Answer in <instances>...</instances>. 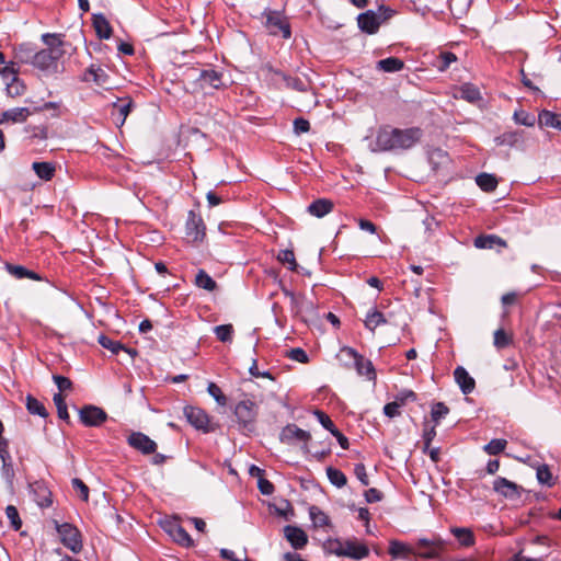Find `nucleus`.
I'll return each mask as SVG.
<instances>
[{
  "label": "nucleus",
  "instance_id": "nucleus-1",
  "mask_svg": "<svg viewBox=\"0 0 561 561\" xmlns=\"http://www.w3.org/2000/svg\"><path fill=\"white\" fill-rule=\"evenodd\" d=\"M422 136L423 130L420 127L401 129L385 125L378 129L375 144L380 151L409 150Z\"/></svg>",
  "mask_w": 561,
  "mask_h": 561
},
{
  "label": "nucleus",
  "instance_id": "nucleus-2",
  "mask_svg": "<svg viewBox=\"0 0 561 561\" xmlns=\"http://www.w3.org/2000/svg\"><path fill=\"white\" fill-rule=\"evenodd\" d=\"M43 43L47 46L44 49H37L33 61V67L50 73H60L64 71L59 60L64 56V41L60 34L45 33L42 35Z\"/></svg>",
  "mask_w": 561,
  "mask_h": 561
},
{
  "label": "nucleus",
  "instance_id": "nucleus-3",
  "mask_svg": "<svg viewBox=\"0 0 561 561\" xmlns=\"http://www.w3.org/2000/svg\"><path fill=\"white\" fill-rule=\"evenodd\" d=\"M322 548L328 554L336 557H347L353 560H363L369 556V548L364 542H359L356 538L342 540L340 538H328Z\"/></svg>",
  "mask_w": 561,
  "mask_h": 561
},
{
  "label": "nucleus",
  "instance_id": "nucleus-4",
  "mask_svg": "<svg viewBox=\"0 0 561 561\" xmlns=\"http://www.w3.org/2000/svg\"><path fill=\"white\" fill-rule=\"evenodd\" d=\"M233 414L236 416L239 431L244 435H250L255 431V422L257 416V405L250 399L238 402L234 407Z\"/></svg>",
  "mask_w": 561,
  "mask_h": 561
},
{
  "label": "nucleus",
  "instance_id": "nucleus-5",
  "mask_svg": "<svg viewBox=\"0 0 561 561\" xmlns=\"http://www.w3.org/2000/svg\"><path fill=\"white\" fill-rule=\"evenodd\" d=\"M206 238V225L201 214L195 210L187 213L185 222V239L187 243L197 245L204 242Z\"/></svg>",
  "mask_w": 561,
  "mask_h": 561
},
{
  "label": "nucleus",
  "instance_id": "nucleus-6",
  "mask_svg": "<svg viewBox=\"0 0 561 561\" xmlns=\"http://www.w3.org/2000/svg\"><path fill=\"white\" fill-rule=\"evenodd\" d=\"M54 523L61 543L73 553H79L83 548L80 530L70 523L59 524L56 520Z\"/></svg>",
  "mask_w": 561,
  "mask_h": 561
},
{
  "label": "nucleus",
  "instance_id": "nucleus-7",
  "mask_svg": "<svg viewBox=\"0 0 561 561\" xmlns=\"http://www.w3.org/2000/svg\"><path fill=\"white\" fill-rule=\"evenodd\" d=\"M266 18L265 27L273 36L282 35L283 38L288 39L291 36V27L287 18L276 10H267L264 12Z\"/></svg>",
  "mask_w": 561,
  "mask_h": 561
},
{
  "label": "nucleus",
  "instance_id": "nucleus-8",
  "mask_svg": "<svg viewBox=\"0 0 561 561\" xmlns=\"http://www.w3.org/2000/svg\"><path fill=\"white\" fill-rule=\"evenodd\" d=\"M162 529L172 538V540L183 548L194 547V540L190 534L182 527L178 516L167 518L161 522Z\"/></svg>",
  "mask_w": 561,
  "mask_h": 561
},
{
  "label": "nucleus",
  "instance_id": "nucleus-9",
  "mask_svg": "<svg viewBox=\"0 0 561 561\" xmlns=\"http://www.w3.org/2000/svg\"><path fill=\"white\" fill-rule=\"evenodd\" d=\"M445 546L446 542L440 537L420 538L414 545L415 557L435 559L445 550Z\"/></svg>",
  "mask_w": 561,
  "mask_h": 561
},
{
  "label": "nucleus",
  "instance_id": "nucleus-10",
  "mask_svg": "<svg viewBox=\"0 0 561 561\" xmlns=\"http://www.w3.org/2000/svg\"><path fill=\"white\" fill-rule=\"evenodd\" d=\"M341 353L354 360V367L359 376H365L368 380H376L377 375L371 360L351 346H343Z\"/></svg>",
  "mask_w": 561,
  "mask_h": 561
},
{
  "label": "nucleus",
  "instance_id": "nucleus-11",
  "mask_svg": "<svg viewBox=\"0 0 561 561\" xmlns=\"http://www.w3.org/2000/svg\"><path fill=\"white\" fill-rule=\"evenodd\" d=\"M184 416L187 422L196 430L204 433L214 432L215 428L210 426L209 415L201 408L186 405L183 409Z\"/></svg>",
  "mask_w": 561,
  "mask_h": 561
},
{
  "label": "nucleus",
  "instance_id": "nucleus-12",
  "mask_svg": "<svg viewBox=\"0 0 561 561\" xmlns=\"http://www.w3.org/2000/svg\"><path fill=\"white\" fill-rule=\"evenodd\" d=\"M279 439L282 443L293 444L294 442H302L304 445L301 449L304 453H309L308 442L311 440V434L308 431H305L298 427L296 424H287L283 427Z\"/></svg>",
  "mask_w": 561,
  "mask_h": 561
},
{
  "label": "nucleus",
  "instance_id": "nucleus-13",
  "mask_svg": "<svg viewBox=\"0 0 561 561\" xmlns=\"http://www.w3.org/2000/svg\"><path fill=\"white\" fill-rule=\"evenodd\" d=\"M107 417V413L102 408L93 404L83 405L79 411L80 422L89 427L101 426Z\"/></svg>",
  "mask_w": 561,
  "mask_h": 561
},
{
  "label": "nucleus",
  "instance_id": "nucleus-14",
  "mask_svg": "<svg viewBox=\"0 0 561 561\" xmlns=\"http://www.w3.org/2000/svg\"><path fill=\"white\" fill-rule=\"evenodd\" d=\"M222 72L217 71L213 68L202 69L198 71V76L196 77L195 82L199 85L202 90H205L207 88L220 90L226 87L225 83L222 82Z\"/></svg>",
  "mask_w": 561,
  "mask_h": 561
},
{
  "label": "nucleus",
  "instance_id": "nucleus-15",
  "mask_svg": "<svg viewBox=\"0 0 561 561\" xmlns=\"http://www.w3.org/2000/svg\"><path fill=\"white\" fill-rule=\"evenodd\" d=\"M30 493L36 504L42 507H49L53 504V494L44 480H36L28 483Z\"/></svg>",
  "mask_w": 561,
  "mask_h": 561
},
{
  "label": "nucleus",
  "instance_id": "nucleus-16",
  "mask_svg": "<svg viewBox=\"0 0 561 561\" xmlns=\"http://www.w3.org/2000/svg\"><path fill=\"white\" fill-rule=\"evenodd\" d=\"M127 443L142 455H151L157 450L156 442L141 432H131L127 437Z\"/></svg>",
  "mask_w": 561,
  "mask_h": 561
},
{
  "label": "nucleus",
  "instance_id": "nucleus-17",
  "mask_svg": "<svg viewBox=\"0 0 561 561\" xmlns=\"http://www.w3.org/2000/svg\"><path fill=\"white\" fill-rule=\"evenodd\" d=\"M493 490L508 500H518L524 491L523 486L503 477L493 481Z\"/></svg>",
  "mask_w": 561,
  "mask_h": 561
},
{
  "label": "nucleus",
  "instance_id": "nucleus-18",
  "mask_svg": "<svg viewBox=\"0 0 561 561\" xmlns=\"http://www.w3.org/2000/svg\"><path fill=\"white\" fill-rule=\"evenodd\" d=\"M357 24L362 32L366 34H376L380 27V15L373 10H367L357 16Z\"/></svg>",
  "mask_w": 561,
  "mask_h": 561
},
{
  "label": "nucleus",
  "instance_id": "nucleus-19",
  "mask_svg": "<svg viewBox=\"0 0 561 561\" xmlns=\"http://www.w3.org/2000/svg\"><path fill=\"white\" fill-rule=\"evenodd\" d=\"M37 46L33 43H21L13 47V55L16 64L33 65Z\"/></svg>",
  "mask_w": 561,
  "mask_h": 561
},
{
  "label": "nucleus",
  "instance_id": "nucleus-20",
  "mask_svg": "<svg viewBox=\"0 0 561 561\" xmlns=\"http://www.w3.org/2000/svg\"><path fill=\"white\" fill-rule=\"evenodd\" d=\"M284 536L287 539V541L290 543V546L296 549L300 550L306 547L308 543V536L307 534L299 527L287 525L284 527Z\"/></svg>",
  "mask_w": 561,
  "mask_h": 561
},
{
  "label": "nucleus",
  "instance_id": "nucleus-21",
  "mask_svg": "<svg viewBox=\"0 0 561 561\" xmlns=\"http://www.w3.org/2000/svg\"><path fill=\"white\" fill-rule=\"evenodd\" d=\"M92 26L100 39H108L113 34V28L103 13L92 14Z\"/></svg>",
  "mask_w": 561,
  "mask_h": 561
},
{
  "label": "nucleus",
  "instance_id": "nucleus-22",
  "mask_svg": "<svg viewBox=\"0 0 561 561\" xmlns=\"http://www.w3.org/2000/svg\"><path fill=\"white\" fill-rule=\"evenodd\" d=\"M454 377L463 394H469L474 390L476 381L462 366L456 367Z\"/></svg>",
  "mask_w": 561,
  "mask_h": 561
},
{
  "label": "nucleus",
  "instance_id": "nucleus-23",
  "mask_svg": "<svg viewBox=\"0 0 561 561\" xmlns=\"http://www.w3.org/2000/svg\"><path fill=\"white\" fill-rule=\"evenodd\" d=\"M524 141V130H508L496 136L494 142L499 147H516Z\"/></svg>",
  "mask_w": 561,
  "mask_h": 561
},
{
  "label": "nucleus",
  "instance_id": "nucleus-24",
  "mask_svg": "<svg viewBox=\"0 0 561 561\" xmlns=\"http://www.w3.org/2000/svg\"><path fill=\"white\" fill-rule=\"evenodd\" d=\"M34 113L30 107H14L4 111L0 116V124L5 122L23 123Z\"/></svg>",
  "mask_w": 561,
  "mask_h": 561
},
{
  "label": "nucleus",
  "instance_id": "nucleus-25",
  "mask_svg": "<svg viewBox=\"0 0 561 561\" xmlns=\"http://www.w3.org/2000/svg\"><path fill=\"white\" fill-rule=\"evenodd\" d=\"M334 208V203L329 198H318L310 203L307 207V211L317 218H322L330 214Z\"/></svg>",
  "mask_w": 561,
  "mask_h": 561
},
{
  "label": "nucleus",
  "instance_id": "nucleus-26",
  "mask_svg": "<svg viewBox=\"0 0 561 561\" xmlns=\"http://www.w3.org/2000/svg\"><path fill=\"white\" fill-rule=\"evenodd\" d=\"M5 270L8 271V273L10 275L15 277L16 279L30 278V279L38 280V282L44 279V277L41 274H38L32 270H28L23 265L5 263Z\"/></svg>",
  "mask_w": 561,
  "mask_h": 561
},
{
  "label": "nucleus",
  "instance_id": "nucleus-27",
  "mask_svg": "<svg viewBox=\"0 0 561 561\" xmlns=\"http://www.w3.org/2000/svg\"><path fill=\"white\" fill-rule=\"evenodd\" d=\"M473 244L478 249H494L495 247H507L506 241L495 234H480L474 239Z\"/></svg>",
  "mask_w": 561,
  "mask_h": 561
},
{
  "label": "nucleus",
  "instance_id": "nucleus-28",
  "mask_svg": "<svg viewBox=\"0 0 561 561\" xmlns=\"http://www.w3.org/2000/svg\"><path fill=\"white\" fill-rule=\"evenodd\" d=\"M275 75L280 77L285 87L297 92H307L309 90V82L298 77H293L280 70L275 71Z\"/></svg>",
  "mask_w": 561,
  "mask_h": 561
},
{
  "label": "nucleus",
  "instance_id": "nucleus-29",
  "mask_svg": "<svg viewBox=\"0 0 561 561\" xmlns=\"http://www.w3.org/2000/svg\"><path fill=\"white\" fill-rule=\"evenodd\" d=\"M0 458L2 460V476L9 485L12 486L15 472L11 462L10 453L8 450V443H4V447L0 448Z\"/></svg>",
  "mask_w": 561,
  "mask_h": 561
},
{
  "label": "nucleus",
  "instance_id": "nucleus-30",
  "mask_svg": "<svg viewBox=\"0 0 561 561\" xmlns=\"http://www.w3.org/2000/svg\"><path fill=\"white\" fill-rule=\"evenodd\" d=\"M388 552L393 559H408L410 554L415 556L414 547L399 540L390 541Z\"/></svg>",
  "mask_w": 561,
  "mask_h": 561
},
{
  "label": "nucleus",
  "instance_id": "nucleus-31",
  "mask_svg": "<svg viewBox=\"0 0 561 561\" xmlns=\"http://www.w3.org/2000/svg\"><path fill=\"white\" fill-rule=\"evenodd\" d=\"M538 124L542 127H552L561 131V114L542 110L538 115Z\"/></svg>",
  "mask_w": 561,
  "mask_h": 561
},
{
  "label": "nucleus",
  "instance_id": "nucleus-32",
  "mask_svg": "<svg viewBox=\"0 0 561 561\" xmlns=\"http://www.w3.org/2000/svg\"><path fill=\"white\" fill-rule=\"evenodd\" d=\"M459 98L469 102V103H476L480 100H482L481 92L479 88L470 82L463 83L460 85L458 90Z\"/></svg>",
  "mask_w": 561,
  "mask_h": 561
},
{
  "label": "nucleus",
  "instance_id": "nucleus-33",
  "mask_svg": "<svg viewBox=\"0 0 561 561\" xmlns=\"http://www.w3.org/2000/svg\"><path fill=\"white\" fill-rule=\"evenodd\" d=\"M387 322L388 321L385 314L377 308H371L370 310H368L366 318L364 320L365 328L371 332H375L376 328L386 324Z\"/></svg>",
  "mask_w": 561,
  "mask_h": 561
},
{
  "label": "nucleus",
  "instance_id": "nucleus-34",
  "mask_svg": "<svg viewBox=\"0 0 561 561\" xmlns=\"http://www.w3.org/2000/svg\"><path fill=\"white\" fill-rule=\"evenodd\" d=\"M404 68V62L402 59L398 57H388L385 59H380L376 64V69L383 72H398Z\"/></svg>",
  "mask_w": 561,
  "mask_h": 561
},
{
  "label": "nucleus",
  "instance_id": "nucleus-35",
  "mask_svg": "<svg viewBox=\"0 0 561 561\" xmlns=\"http://www.w3.org/2000/svg\"><path fill=\"white\" fill-rule=\"evenodd\" d=\"M32 168L36 175L44 181H50L56 172L55 163L47 161L33 162Z\"/></svg>",
  "mask_w": 561,
  "mask_h": 561
},
{
  "label": "nucleus",
  "instance_id": "nucleus-36",
  "mask_svg": "<svg viewBox=\"0 0 561 561\" xmlns=\"http://www.w3.org/2000/svg\"><path fill=\"white\" fill-rule=\"evenodd\" d=\"M450 533L457 538L459 543L463 547H471L476 542L474 534L470 528L453 527Z\"/></svg>",
  "mask_w": 561,
  "mask_h": 561
},
{
  "label": "nucleus",
  "instance_id": "nucleus-37",
  "mask_svg": "<svg viewBox=\"0 0 561 561\" xmlns=\"http://www.w3.org/2000/svg\"><path fill=\"white\" fill-rule=\"evenodd\" d=\"M25 405L30 414L38 415L44 419L48 416V411L45 405L32 394L26 396Z\"/></svg>",
  "mask_w": 561,
  "mask_h": 561
},
{
  "label": "nucleus",
  "instance_id": "nucleus-38",
  "mask_svg": "<svg viewBox=\"0 0 561 561\" xmlns=\"http://www.w3.org/2000/svg\"><path fill=\"white\" fill-rule=\"evenodd\" d=\"M194 284L198 288H203L207 291H214L218 287L217 283L213 279V277L205 270H198V272L195 276Z\"/></svg>",
  "mask_w": 561,
  "mask_h": 561
},
{
  "label": "nucleus",
  "instance_id": "nucleus-39",
  "mask_svg": "<svg viewBox=\"0 0 561 561\" xmlns=\"http://www.w3.org/2000/svg\"><path fill=\"white\" fill-rule=\"evenodd\" d=\"M106 78H107V75L105 73V71L102 68L91 65L85 70L82 81L88 82V81L92 80L96 84L101 85V84L105 83Z\"/></svg>",
  "mask_w": 561,
  "mask_h": 561
},
{
  "label": "nucleus",
  "instance_id": "nucleus-40",
  "mask_svg": "<svg viewBox=\"0 0 561 561\" xmlns=\"http://www.w3.org/2000/svg\"><path fill=\"white\" fill-rule=\"evenodd\" d=\"M477 185L484 192H493L497 187V179L490 173H480L476 178Z\"/></svg>",
  "mask_w": 561,
  "mask_h": 561
},
{
  "label": "nucleus",
  "instance_id": "nucleus-41",
  "mask_svg": "<svg viewBox=\"0 0 561 561\" xmlns=\"http://www.w3.org/2000/svg\"><path fill=\"white\" fill-rule=\"evenodd\" d=\"M309 516L316 527H324L331 524L330 517L316 505L309 507Z\"/></svg>",
  "mask_w": 561,
  "mask_h": 561
},
{
  "label": "nucleus",
  "instance_id": "nucleus-42",
  "mask_svg": "<svg viewBox=\"0 0 561 561\" xmlns=\"http://www.w3.org/2000/svg\"><path fill=\"white\" fill-rule=\"evenodd\" d=\"M7 93L11 98L21 96L26 91V85L18 76L12 77L11 82L7 84Z\"/></svg>",
  "mask_w": 561,
  "mask_h": 561
},
{
  "label": "nucleus",
  "instance_id": "nucleus-43",
  "mask_svg": "<svg viewBox=\"0 0 561 561\" xmlns=\"http://www.w3.org/2000/svg\"><path fill=\"white\" fill-rule=\"evenodd\" d=\"M537 480L540 484L547 485V486H553L556 483V480L551 473V470L548 465L543 463L540 465L537 468Z\"/></svg>",
  "mask_w": 561,
  "mask_h": 561
},
{
  "label": "nucleus",
  "instance_id": "nucleus-44",
  "mask_svg": "<svg viewBox=\"0 0 561 561\" xmlns=\"http://www.w3.org/2000/svg\"><path fill=\"white\" fill-rule=\"evenodd\" d=\"M327 477L329 481L337 488H343L347 483L346 476L340 469L333 467L327 468Z\"/></svg>",
  "mask_w": 561,
  "mask_h": 561
},
{
  "label": "nucleus",
  "instance_id": "nucleus-45",
  "mask_svg": "<svg viewBox=\"0 0 561 561\" xmlns=\"http://www.w3.org/2000/svg\"><path fill=\"white\" fill-rule=\"evenodd\" d=\"M216 337L224 343L231 342L233 339V327L232 324H220L214 328Z\"/></svg>",
  "mask_w": 561,
  "mask_h": 561
},
{
  "label": "nucleus",
  "instance_id": "nucleus-46",
  "mask_svg": "<svg viewBox=\"0 0 561 561\" xmlns=\"http://www.w3.org/2000/svg\"><path fill=\"white\" fill-rule=\"evenodd\" d=\"M98 342L102 347L111 351L113 354H118L122 350L126 351V347L119 341H114L105 334H101Z\"/></svg>",
  "mask_w": 561,
  "mask_h": 561
},
{
  "label": "nucleus",
  "instance_id": "nucleus-47",
  "mask_svg": "<svg viewBox=\"0 0 561 561\" xmlns=\"http://www.w3.org/2000/svg\"><path fill=\"white\" fill-rule=\"evenodd\" d=\"M506 446H507L506 439L493 438L483 447V450L489 455L495 456V455H499L502 451H504Z\"/></svg>",
  "mask_w": 561,
  "mask_h": 561
},
{
  "label": "nucleus",
  "instance_id": "nucleus-48",
  "mask_svg": "<svg viewBox=\"0 0 561 561\" xmlns=\"http://www.w3.org/2000/svg\"><path fill=\"white\" fill-rule=\"evenodd\" d=\"M7 518L10 522V526L13 530L18 531L22 527V520L18 508L14 505H8L5 508Z\"/></svg>",
  "mask_w": 561,
  "mask_h": 561
},
{
  "label": "nucleus",
  "instance_id": "nucleus-49",
  "mask_svg": "<svg viewBox=\"0 0 561 561\" xmlns=\"http://www.w3.org/2000/svg\"><path fill=\"white\" fill-rule=\"evenodd\" d=\"M449 413V408L444 402H436L431 410V416L435 425Z\"/></svg>",
  "mask_w": 561,
  "mask_h": 561
},
{
  "label": "nucleus",
  "instance_id": "nucleus-50",
  "mask_svg": "<svg viewBox=\"0 0 561 561\" xmlns=\"http://www.w3.org/2000/svg\"><path fill=\"white\" fill-rule=\"evenodd\" d=\"M54 403L57 408V413H58V417L61 419V420H65V421H68L69 420V413H68V409H67V403H66V400H65V397L58 392V393H55L54 394Z\"/></svg>",
  "mask_w": 561,
  "mask_h": 561
},
{
  "label": "nucleus",
  "instance_id": "nucleus-51",
  "mask_svg": "<svg viewBox=\"0 0 561 561\" xmlns=\"http://www.w3.org/2000/svg\"><path fill=\"white\" fill-rule=\"evenodd\" d=\"M277 260L283 264H288V270L296 271L297 270V262L295 259V253L293 250H282L279 251L277 255Z\"/></svg>",
  "mask_w": 561,
  "mask_h": 561
},
{
  "label": "nucleus",
  "instance_id": "nucleus-52",
  "mask_svg": "<svg viewBox=\"0 0 561 561\" xmlns=\"http://www.w3.org/2000/svg\"><path fill=\"white\" fill-rule=\"evenodd\" d=\"M457 60V56L451 51H443L438 56L437 69L439 71H446L449 66Z\"/></svg>",
  "mask_w": 561,
  "mask_h": 561
},
{
  "label": "nucleus",
  "instance_id": "nucleus-53",
  "mask_svg": "<svg viewBox=\"0 0 561 561\" xmlns=\"http://www.w3.org/2000/svg\"><path fill=\"white\" fill-rule=\"evenodd\" d=\"M134 107L133 100H119V102L114 103V108L117 110L119 117H121V124H123L127 117V115L130 113L131 108Z\"/></svg>",
  "mask_w": 561,
  "mask_h": 561
},
{
  "label": "nucleus",
  "instance_id": "nucleus-54",
  "mask_svg": "<svg viewBox=\"0 0 561 561\" xmlns=\"http://www.w3.org/2000/svg\"><path fill=\"white\" fill-rule=\"evenodd\" d=\"M207 391L209 396H211L219 405L225 407L227 404V397L224 394L220 387L217 386L215 382L208 383Z\"/></svg>",
  "mask_w": 561,
  "mask_h": 561
},
{
  "label": "nucleus",
  "instance_id": "nucleus-55",
  "mask_svg": "<svg viewBox=\"0 0 561 561\" xmlns=\"http://www.w3.org/2000/svg\"><path fill=\"white\" fill-rule=\"evenodd\" d=\"M493 343L496 348L502 350L512 343V337L503 329H497L494 332Z\"/></svg>",
  "mask_w": 561,
  "mask_h": 561
},
{
  "label": "nucleus",
  "instance_id": "nucleus-56",
  "mask_svg": "<svg viewBox=\"0 0 561 561\" xmlns=\"http://www.w3.org/2000/svg\"><path fill=\"white\" fill-rule=\"evenodd\" d=\"M290 306H291V310L295 313H299V312H301L304 310H306V311H313L314 310V306H313L312 301L306 300L305 297H297L296 296L295 302H293L290 300Z\"/></svg>",
  "mask_w": 561,
  "mask_h": 561
},
{
  "label": "nucleus",
  "instance_id": "nucleus-57",
  "mask_svg": "<svg viewBox=\"0 0 561 561\" xmlns=\"http://www.w3.org/2000/svg\"><path fill=\"white\" fill-rule=\"evenodd\" d=\"M313 415L317 417V420L319 421V423L327 430L329 431L330 433H332L334 431V428H336L335 424L333 423V421L330 419V416L324 413L323 411L321 410H318L316 409L313 411Z\"/></svg>",
  "mask_w": 561,
  "mask_h": 561
},
{
  "label": "nucleus",
  "instance_id": "nucleus-58",
  "mask_svg": "<svg viewBox=\"0 0 561 561\" xmlns=\"http://www.w3.org/2000/svg\"><path fill=\"white\" fill-rule=\"evenodd\" d=\"M514 119L517 124L524 125V126H534L536 118L533 114H529L525 111H516L514 113Z\"/></svg>",
  "mask_w": 561,
  "mask_h": 561
},
{
  "label": "nucleus",
  "instance_id": "nucleus-59",
  "mask_svg": "<svg viewBox=\"0 0 561 561\" xmlns=\"http://www.w3.org/2000/svg\"><path fill=\"white\" fill-rule=\"evenodd\" d=\"M73 490L79 492V496L82 501L87 502L89 500V488L88 485L79 478H73L71 481Z\"/></svg>",
  "mask_w": 561,
  "mask_h": 561
},
{
  "label": "nucleus",
  "instance_id": "nucleus-60",
  "mask_svg": "<svg viewBox=\"0 0 561 561\" xmlns=\"http://www.w3.org/2000/svg\"><path fill=\"white\" fill-rule=\"evenodd\" d=\"M293 129L296 135L306 134L310 130V123L304 117H297L293 122Z\"/></svg>",
  "mask_w": 561,
  "mask_h": 561
},
{
  "label": "nucleus",
  "instance_id": "nucleus-61",
  "mask_svg": "<svg viewBox=\"0 0 561 561\" xmlns=\"http://www.w3.org/2000/svg\"><path fill=\"white\" fill-rule=\"evenodd\" d=\"M435 427H436L435 424L433 426H431V427L425 425V428H424V432H423V443H424L423 453H427L428 448L431 447V444H432L433 439L436 436V428Z\"/></svg>",
  "mask_w": 561,
  "mask_h": 561
},
{
  "label": "nucleus",
  "instance_id": "nucleus-62",
  "mask_svg": "<svg viewBox=\"0 0 561 561\" xmlns=\"http://www.w3.org/2000/svg\"><path fill=\"white\" fill-rule=\"evenodd\" d=\"M53 379L60 393L72 389V381L68 377L54 375Z\"/></svg>",
  "mask_w": 561,
  "mask_h": 561
},
{
  "label": "nucleus",
  "instance_id": "nucleus-63",
  "mask_svg": "<svg viewBox=\"0 0 561 561\" xmlns=\"http://www.w3.org/2000/svg\"><path fill=\"white\" fill-rule=\"evenodd\" d=\"M31 133L30 138L35 140H45L48 137V128L46 126H33L27 129Z\"/></svg>",
  "mask_w": 561,
  "mask_h": 561
},
{
  "label": "nucleus",
  "instance_id": "nucleus-64",
  "mask_svg": "<svg viewBox=\"0 0 561 561\" xmlns=\"http://www.w3.org/2000/svg\"><path fill=\"white\" fill-rule=\"evenodd\" d=\"M399 401L389 402L383 407V413L389 419L397 417L401 414Z\"/></svg>",
  "mask_w": 561,
  "mask_h": 561
}]
</instances>
